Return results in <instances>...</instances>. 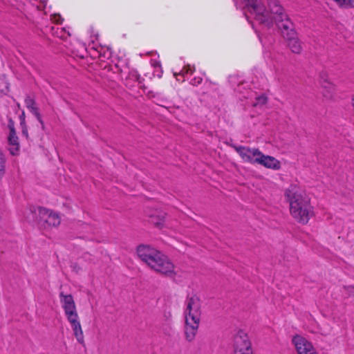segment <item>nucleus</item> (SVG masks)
<instances>
[{
    "mask_svg": "<svg viewBox=\"0 0 354 354\" xmlns=\"http://www.w3.org/2000/svg\"><path fill=\"white\" fill-rule=\"evenodd\" d=\"M8 126L10 130L8 137V150L12 156H16L18 155L19 152V139L16 135L14 123L12 120L9 121Z\"/></svg>",
    "mask_w": 354,
    "mask_h": 354,
    "instance_id": "obj_10",
    "label": "nucleus"
},
{
    "mask_svg": "<svg viewBox=\"0 0 354 354\" xmlns=\"http://www.w3.org/2000/svg\"><path fill=\"white\" fill-rule=\"evenodd\" d=\"M245 3V15L247 19L250 16L262 26L261 32L258 37L263 46L271 43L267 37L266 31L269 34L277 29L282 34L287 40L288 46L294 53H299L302 50L300 41L293 29L292 22L284 12L283 8L279 5L277 0H269L268 8L262 3L261 0H243Z\"/></svg>",
    "mask_w": 354,
    "mask_h": 354,
    "instance_id": "obj_1",
    "label": "nucleus"
},
{
    "mask_svg": "<svg viewBox=\"0 0 354 354\" xmlns=\"http://www.w3.org/2000/svg\"><path fill=\"white\" fill-rule=\"evenodd\" d=\"M158 77H161V76H162V72H160V74H158Z\"/></svg>",
    "mask_w": 354,
    "mask_h": 354,
    "instance_id": "obj_27",
    "label": "nucleus"
},
{
    "mask_svg": "<svg viewBox=\"0 0 354 354\" xmlns=\"http://www.w3.org/2000/svg\"><path fill=\"white\" fill-rule=\"evenodd\" d=\"M60 302L68 322L70 323L74 335L79 343L84 342V334L75 304L71 295L60 293Z\"/></svg>",
    "mask_w": 354,
    "mask_h": 354,
    "instance_id": "obj_5",
    "label": "nucleus"
},
{
    "mask_svg": "<svg viewBox=\"0 0 354 354\" xmlns=\"http://www.w3.org/2000/svg\"><path fill=\"white\" fill-rule=\"evenodd\" d=\"M322 95L326 100L334 98L336 93L335 85L330 82L324 80L322 82Z\"/></svg>",
    "mask_w": 354,
    "mask_h": 354,
    "instance_id": "obj_13",
    "label": "nucleus"
},
{
    "mask_svg": "<svg viewBox=\"0 0 354 354\" xmlns=\"http://www.w3.org/2000/svg\"><path fill=\"white\" fill-rule=\"evenodd\" d=\"M338 6L342 7H348L349 0H333Z\"/></svg>",
    "mask_w": 354,
    "mask_h": 354,
    "instance_id": "obj_21",
    "label": "nucleus"
},
{
    "mask_svg": "<svg viewBox=\"0 0 354 354\" xmlns=\"http://www.w3.org/2000/svg\"><path fill=\"white\" fill-rule=\"evenodd\" d=\"M22 134L26 136V138H28V129L26 127H24L23 129H22Z\"/></svg>",
    "mask_w": 354,
    "mask_h": 354,
    "instance_id": "obj_23",
    "label": "nucleus"
},
{
    "mask_svg": "<svg viewBox=\"0 0 354 354\" xmlns=\"http://www.w3.org/2000/svg\"><path fill=\"white\" fill-rule=\"evenodd\" d=\"M290 204L291 216L299 223L306 224L313 216V207L305 192L295 185H291L286 191Z\"/></svg>",
    "mask_w": 354,
    "mask_h": 354,
    "instance_id": "obj_2",
    "label": "nucleus"
},
{
    "mask_svg": "<svg viewBox=\"0 0 354 354\" xmlns=\"http://www.w3.org/2000/svg\"><path fill=\"white\" fill-rule=\"evenodd\" d=\"M201 316V303L200 299L196 295L187 297L185 302L183 317L185 336L188 342L193 341L197 334Z\"/></svg>",
    "mask_w": 354,
    "mask_h": 354,
    "instance_id": "obj_4",
    "label": "nucleus"
},
{
    "mask_svg": "<svg viewBox=\"0 0 354 354\" xmlns=\"http://www.w3.org/2000/svg\"><path fill=\"white\" fill-rule=\"evenodd\" d=\"M234 149L245 162L252 164H257V160L261 151L256 148H250L248 147H234Z\"/></svg>",
    "mask_w": 354,
    "mask_h": 354,
    "instance_id": "obj_9",
    "label": "nucleus"
},
{
    "mask_svg": "<svg viewBox=\"0 0 354 354\" xmlns=\"http://www.w3.org/2000/svg\"><path fill=\"white\" fill-rule=\"evenodd\" d=\"M50 30L52 32L53 35L59 37L62 39H65L70 35V33L68 31L66 30L65 28H55L52 27L50 28Z\"/></svg>",
    "mask_w": 354,
    "mask_h": 354,
    "instance_id": "obj_15",
    "label": "nucleus"
},
{
    "mask_svg": "<svg viewBox=\"0 0 354 354\" xmlns=\"http://www.w3.org/2000/svg\"><path fill=\"white\" fill-rule=\"evenodd\" d=\"M352 105L354 107V96L352 97Z\"/></svg>",
    "mask_w": 354,
    "mask_h": 354,
    "instance_id": "obj_26",
    "label": "nucleus"
},
{
    "mask_svg": "<svg viewBox=\"0 0 354 354\" xmlns=\"http://www.w3.org/2000/svg\"><path fill=\"white\" fill-rule=\"evenodd\" d=\"M203 78L201 76L194 77L191 81L190 84L193 86H197L202 82Z\"/></svg>",
    "mask_w": 354,
    "mask_h": 354,
    "instance_id": "obj_20",
    "label": "nucleus"
},
{
    "mask_svg": "<svg viewBox=\"0 0 354 354\" xmlns=\"http://www.w3.org/2000/svg\"><path fill=\"white\" fill-rule=\"evenodd\" d=\"M237 91L239 92H241V86L240 85L238 86Z\"/></svg>",
    "mask_w": 354,
    "mask_h": 354,
    "instance_id": "obj_25",
    "label": "nucleus"
},
{
    "mask_svg": "<svg viewBox=\"0 0 354 354\" xmlns=\"http://www.w3.org/2000/svg\"><path fill=\"white\" fill-rule=\"evenodd\" d=\"M50 20L55 24H62L63 21L62 17L59 14L51 15Z\"/></svg>",
    "mask_w": 354,
    "mask_h": 354,
    "instance_id": "obj_19",
    "label": "nucleus"
},
{
    "mask_svg": "<svg viewBox=\"0 0 354 354\" xmlns=\"http://www.w3.org/2000/svg\"><path fill=\"white\" fill-rule=\"evenodd\" d=\"M245 98L248 99V104L252 106H263L267 102V97L265 95H257L256 93L249 91L247 92V95L243 96Z\"/></svg>",
    "mask_w": 354,
    "mask_h": 354,
    "instance_id": "obj_12",
    "label": "nucleus"
},
{
    "mask_svg": "<svg viewBox=\"0 0 354 354\" xmlns=\"http://www.w3.org/2000/svg\"><path fill=\"white\" fill-rule=\"evenodd\" d=\"M6 172V158L0 151V180L3 178Z\"/></svg>",
    "mask_w": 354,
    "mask_h": 354,
    "instance_id": "obj_17",
    "label": "nucleus"
},
{
    "mask_svg": "<svg viewBox=\"0 0 354 354\" xmlns=\"http://www.w3.org/2000/svg\"><path fill=\"white\" fill-rule=\"evenodd\" d=\"M139 258L151 269L167 277L174 278L177 272L170 259L160 251L149 245H141L137 248Z\"/></svg>",
    "mask_w": 354,
    "mask_h": 354,
    "instance_id": "obj_3",
    "label": "nucleus"
},
{
    "mask_svg": "<svg viewBox=\"0 0 354 354\" xmlns=\"http://www.w3.org/2000/svg\"><path fill=\"white\" fill-rule=\"evenodd\" d=\"M151 64L152 66H153L155 68H160V64L157 60L151 59Z\"/></svg>",
    "mask_w": 354,
    "mask_h": 354,
    "instance_id": "obj_22",
    "label": "nucleus"
},
{
    "mask_svg": "<svg viewBox=\"0 0 354 354\" xmlns=\"http://www.w3.org/2000/svg\"><path fill=\"white\" fill-rule=\"evenodd\" d=\"M257 164L272 170H279L281 169V162L279 160L273 156L264 155L262 152L260 153Z\"/></svg>",
    "mask_w": 354,
    "mask_h": 354,
    "instance_id": "obj_11",
    "label": "nucleus"
},
{
    "mask_svg": "<svg viewBox=\"0 0 354 354\" xmlns=\"http://www.w3.org/2000/svg\"><path fill=\"white\" fill-rule=\"evenodd\" d=\"M233 346L234 354H252L248 335L243 330H239L234 335Z\"/></svg>",
    "mask_w": 354,
    "mask_h": 354,
    "instance_id": "obj_6",
    "label": "nucleus"
},
{
    "mask_svg": "<svg viewBox=\"0 0 354 354\" xmlns=\"http://www.w3.org/2000/svg\"><path fill=\"white\" fill-rule=\"evenodd\" d=\"M348 7H353L354 8V0H349Z\"/></svg>",
    "mask_w": 354,
    "mask_h": 354,
    "instance_id": "obj_24",
    "label": "nucleus"
},
{
    "mask_svg": "<svg viewBox=\"0 0 354 354\" xmlns=\"http://www.w3.org/2000/svg\"><path fill=\"white\" fill-rule=\"evenodd\" d=\"M156 223V225H159V224H160V223H158V222H156V223Z\"/></svg>",
    "mask_w": 354,
    "mask_h": 354,
    "instance_id": "obj_28",
    "label": "nucleus"
},
{
    "mask_svg": "<svg viewBox=\"0 0 354 354\" xmlns=\"http://www.w3.org/2000/svg\"><path fill=\"white\" fill-rule=\"evenodd\" d=\"M128 77L138 82V84L141 83V77L136 71H131L129 73Z\"/></svg>",
    "mask_w": 354,
    "mask_h": 354,
    "instance_id": "obj_18",
    "label": "nucleus"
},
{
    "mask_svg": "<svg viewBox=\"0 0 354 354\" xmlns=\"http://www.w3.org/2000/svg\"><path fill=\"white\" fill-rule=\"evenodd\" d=\"M195 71L194 66H192L189 64L185 65L180 71H173L174 76L176 79L177 81H180V79L179 77H181L182 82L185 81V77L189 75L192 74L193 72Z\"/></svg>",
    "mask_w": 354,
    "mask_h": 354,
    "instance_id": "obj_14",
    "label": "nucleus"
},
{
    "mask_svg": "<svg viewBox=\"0 0 354 354\" xmlns=\"http://www.w3.org/2000/svg\"><path fill=\"white\" fill-rule=\"evenodd\" d=\"M292 342L297 354H319L313 344L302 335H295Z\"/></svg>",
    "mask_w": 354,
    "mask_h": 354,
    "instance_id": "obj_7",
    "label": "nucleus"
},
{
    "mask_svg": "<svg viewBox=\"0 0 354 354\" xmlns=\"http://www.w3.org/2000/svg\"><path fill=\"white\" fill-rule=\"evenodd\" d=\"M25 104L30 111L32 112L39 120V114L34 100L30 97H28L25 100Z\"/></svg>",
    "mask_w": 354,
    "mask_h": 354,
    "instance_id": "obj_16",
    "label": "nucleus"
},
{
    "mask_svg": "<svg viewBox=\"0 0 354 354\" xmlns=\"http://www.w3.org/2000/svg\"><path fill=\"white\" fill-rule=\"evenodd\" d=\"M38 212L40 222L44 223L41 225H44V227H46V225L55 227L60 223V216L56 212L44 207H39Z\"/></svg>",
    "mask_w": 354,
    "mask_h": 354,
    "instance_id": "obj_8",
    "label": "nucleus"
}]
</instances>
